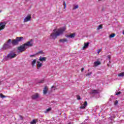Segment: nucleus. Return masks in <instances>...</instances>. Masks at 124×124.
<instances>
[{
  "instance_id": "nucleus-38",
  "label": "nucleus",
  "mask_w": 124,
  "mask_h": 124,
  "mask_svg": "<svg viewBox=\"0 0 124 124\" xmlns=\"http://www.w3.org/2000/svg\"><path fill=\"white\" fill-rule=\"evenodd\" d=\"M19 117H20V118H21V120H23V116H22L20 115V116H19Z\"/></svg>"
},
{
  "instance_id": "nucleus-27",
  "label": "nucleus",
  "mask_w": 124,
  "mask_h": 124,
  "mask_svg": "<svg viewBox=\"0 0 124 124\" xmlns=\"http://www.w3.org/2000/svg\"><path fill=\"white\" fill-rule=\"evenodd\" d=\"M63 5H64V9H65L66 8V3H65V1H63Z\"/></svg>"
},
{
  "instance_id": "nucleus-13",
  "label": "nucleus",
  "mask_w": 124,
  "mask_h": 124,
  "mask_svg": "<svg viewBox=\"0 0 124 124\" xmlns=\"http://www.w3.org/2000/svg\"><path fill=\"white\" fill-rule=\"evenodd\" d=\"M46 59L47 58L46 57H40L39 61H40V62H46Z\"/></svg>"
},
{
  "instance_id": "nucleus-26",
  "label": "nucleus",
  "mask_w": 124,
  "mask_h": 124,
  "mask_svg": "<svg viewBox=\"0 0 124 124\" xmlns=\"http://www.w3.org/2000/svg\"><path fill=\"white\" fill-rule=\"evenodd\" d=\"M102 29V25H100L98 26L97 28V30L98 31L100 29Z\"/></svg>"
},
{
  "instance_id": "nucleus-32",
  "label": "nucleus",
  "mask_w": 124,
  "mask_h": 124,
  "mask_svg": "<svg viewBox=\"0 0 124 124\" xmlns=\"http://www.w3.org/2000/svg\"><path fill=\"white\" fill-rule=\"evenodd\" d=\"M39 83H44V79H42V80L40 81Z\"/></svg>"
},
{
  "instance_id": "nucleus-44",
  "label": "nucleus",
  "mask_w": 124,
  "mask_h": 124,
  "mask_svg": "<svg viewBox=\"0 0 124 124\" xmlns=\"http://www.w3.org/2000/svg\"><path fill=\"white\" fill-rule=\"evenodd\" d=\"M88 71H90V69H88Z\"/></svg>"
},
{
  "instance_id": "nucleus-6",
  "label": "nucleus",
  "mask_w": 124,
  "mask_h": 124,
  "mask_svg": "<svg viewBox=\"0 0 124 124\" xmlns=\"http://www.w3.org/2000/svg\"><path fill=\"white\" fill-rule=\"evenodd\" d=\"M31 15H29L26 17L24 19V22L26 23V22H29V21H31Z\"/></svg>"
},
{
  "instance_id": "nucleus-45",
  "label": "nucleus",
  "mask_w": 124,
  "mask_h": 124,
  "mask_svg": "<svg viewBox=\"0 0 124 124\" xmlns=\"http://www.w3.org/2000/svg\"><path fill=\"white\" fill-rule=\"evenodd\" d=\"M85 73H87V71H85Z\"/></svg>"
},
{
  "instance_id": "nucleus-24",
  "label": "nucleus",
  "mask_w": 124,
  "mask_h": 124,
  "mask_svg": "<svg viewBox=\"0 0 124 124\" xmlns=\"http://www.w3.org/2000/svg\"><path fill=\"white\" fill-rule=\"evenodd\" d=\"M0 98H5V97H6V96L4 95L3 94H2V93H0Z\"/></svg>"
},
{
  "instance_id": "nucleus-1",
  "label": "nucleus",
  "mask_w": 124,
  "mask_h": 124,
  "mask_svg": "<svg viewBox=\"0 0 124 124\" xmlns=\"http://www.w3.org/2000/svg\"><path fill=\"white\" fill-rule=\"evenodd\" d=\"M33 44H32V40H31L30 41L27 42V43L23 44L22 46H20L19 47L17 48V50L19 51L20 53H22V52H24L26 51V49H28L29 47L32 46Z\"/></svg>"
},
{
  "instance_id": "nucleus-42",
  "label": "nucleus",
  "mask_w": 124,
  "mask_h": 124,
  "mask_svg": "<svg viewBox=\"0 0 124 124\" xmlns=\"http://www.w3.org/2000/svg\"><path fill=\"white\" fill-rule=\"evenodd\" d=\"M99 0V1H101V0Z\"/></svg>"
},
{
  "instance_id": "nucleus-20",
  "label": "nucleus",
  "mask_w": 124,
  "mask_h": 124,
  "mask_svg": "<svg viewBox=\"0 0 124 124\" xmlns=\"http://www.w3.org/2000/svg\"><path fill=\"white\" fill-rule=\"evenodd\" d=\"M60 41L62 42V43H64V42H67V39H60Z\"/></svg>"
},
{
  "instance_id": "nucleus-19",
  "label": "nucleus",
  "mask_w": 124,
  "mask_h": 124,
  "mask_svg": "<svg viewBox=\"0 0 124 124\" xmlns=\"http://www.w3.org/2000/svg\"><path fill=\"white\" fill-rule=\"evenodd\" d=\"M38 122V121L36 119H34L32 120V121L30 122L31 124H36L37 122Z\"/></svg>"
},
{
  "instance_id": "nucleus-14",
  "label": "nucleus",
  "mask_w": 124,
  "mask_h": 124,
  "mask_svg": "<svg viewBox=\"0 0 124 124\" xmlns=\"http://www.w3.org/2000/svg\"><path fill=\"white\" fill-rule=\"evenodd\" d=\"M101 64V62L100 61H96L94 62V66L96 67L98 66V65H100Z\"/></svg>"
},
{
  "instance_id": "nucleus-5",
  "label": "nucleus",
  "mask_w": 124,
  "mask_h": 124,
  "mask_svg": "<svg viewBox=\"0 0 124 124\" xmlns=\"http://www.w3.org/2000/svg\"><path fill=\"white\" fill-rule=\"evenodd\" d=\"M16 54L13 51H12L7 54V56H5L4 59L6 61H8V60H11L14 59V58H16Z\"/></svg>"
},
{
  "instance_id": "nucleus-37",
  "label": "nucleus",
  "mask_w": 124,
  "mask_h": 124,
  "mask_svg": "<svg viewBox=\"0 0 124 124\" xmlns=\"http://www.w3.org/2000/svg\"><path fill=\"white\" fill-rule=\"evenodd\" d=\"M53 88H55L54 90H57V88H56V87H55L54 86H52L51 87V89H53Z\"/></svg>"
},
{
  "instance_id": "nucleus-22",
  "label": "nucleus",
  "mask_w": 124,
  "mask_h": 124,
  "mask_svg": "<svg viewBox=\"0 0 124 124\" xmlns=\"http://www.w3.org/2000/svg\"><path fill=\"white\" fill-rule=\"evenodd\" d=\"M118 77H124V72L118 74Z\"/></svg>"
},
{
  "instance_id": "nucleus-12",
  "label": "nucleus",
  "mask_w": 124,
  "mask_h": 124,
  "mask_svg": "<svg viewBox=\"0 0 124 124\" xmlns=\"http://www.w3.org/2000/svg\"><path fill=\"white\" fill-rule=\"evenodd\" d=\"M83 105L84 106H81L80 107V109H85V108H86V107L87 106V105H88V102H87V101L84 102Z\"/></svg>"
},
{
  "instance_id": "nucleus-21",
  "label": "nucleus",
  "mask_w": 124,
  "mask_h": 124,
  "mask_svg": "<svg viewBox=\"0 0 124 124\" xmlns=\"http://www.w3.org/2000/svg\"><path fill=\"white\" fill-rule=\"evenodd\" d=\"M78 8H79V5H75L73 7V10H75V9H77Z\"/></svg>"
},
{
  "instance_id": "nucleus-33",
  "label": "nucleus",
  "mask_w": 124,
  "mask_h": 124,
  "mask_svg": "<svg viewBox=\"0 0 124 124\" xmlns=\"http://www.w3.org/2000/svg\"><path fill=\"white\" fill-rule=\"evenodd\" d=\"M35 56H36V55H35V54H34V55H30V57H31V58H32V57H35Z\"/></svg>"
},
{
  "instance_id": "nucleus-9",
  "label": "nucleus",
  "mask_w": 124,
  "mask_h": 124,
  "mask_svg": "<svg viewBox=\"0 0 124 124\" xmlns=\"http://www.w3.org/2000/svg\"><path fill=\"white\" fill-rule=\"evenodd\" d=\"M99 92L98 90H92L91 92H90V94H93V95H95V94H97Z\"/></svg>"
},
{
  "instance_id": "nucleus-30",
  "label": "nucleus",
  "mask_w": 124,
  "mask_h": 124,
  "mask_svg": "<svg viewBox=\"0 0 124 124\" xmlns=\"http://www.w3.org/2000/svg\"><path fill=\"white\" fill-rule=\"evenodd\" d=\"M121 93H122V92H117V93H116V95H119V94H121Z\"/></svg>"
},
{
  "instance_id": "nucleus-17",
  "label": "nucleus",
  "mask_w": 124,
  "mask_h": 124,
  "mask_svg": "<svg viewBox=\"0 0 124 124\" xmlns=\"http://www.w3.org/2000/svg\"><path fill=\"white\" fill-rule=\"evenodd\" d=\"M45 53H44V52H43V51L42 50H40L39 51H38V52H37L35 55H42V56H44Z\"/></svg>"
},
{
  "instance_id": "nucleus-34",
  "label": "nucleus",
  "mask_w": 124,
  "mask_h": 124,
  "mask_svg": "<svg viewBox=\"0 0 124 124\" xmlns=\"http://www.w3.org/2000/svg\"><path fill=\"white\" fill-rule=\"evenodd\" d=\"M108 60H111V56L110 55H108Z\"/></svg>"
},
{
  "instance_id": "nucleus-28",
  "label": "nucleus",
  "mask_w": 124,
  "mask_h": 124,
  "mask_svg": "<svg viewBox=\"0 0 124 124\" xmlns=\"http://www.w3.org/2000/svg\"><path fill=\"white\" fill-rule=\"evenodd\" d=\"M115 35H116V34H115L114 33L113 34H111V35H109V37L110 38H112L113 37H114Z\"/></svg>"
},
{
  "instance_id": "nucleus-3",
  "label": "nucleus",
  "mask_w": 124,
  "mask_h": 124,
  "mask_svg": "<svg viewBox=\"0 0 124 124\" xmlns=\"http://www.w3.org/2000/svg\"><path fill=\"white\" fill-rule=\"evenodd\" d=\"M24 40V37H17L16 38V39H13L11 41V43L13 46H15L16 45H18L19 44V42H21Z\"/></svg>"
},
{
  "instance_id": "nucleus-10",
  "label": "nucleus",
  "mask_w": 124,
  "mask_h": 124,
  "mask_svg": "<svg viewBox=\"0 0 124 124\" xmlns=\"http://www.w3.org/2000/svg\"><path fill=\"white\" fill-rule=\"evenodd\" d=\"M76 34L75 33H73V34H71L70 35H67L66 37L68 38H74L75 37Z\"/></svg>"
},
{
  "instance_id": "nucleus-36",
  "label": "nucleus",
  "mask_w": 124,
  "mask_h": 124,
  "mask_svg": "<svg viewBox=\"0 0 124 124\" xmlns=\"http://www.w3.org/2000/svg\"><path fill=\"white\" fill-rule=\"evenodd\" d=\"M101 51V50L98 49V50L97 51V54H99V53H100Z\"/></svg>"
},
{
  "instance_id": "nucleus-41",
  "label": "nucleus",
  "mask_w": 124,
  "mask_h": 124,
  "mask_svg": "<svg viewBox=\"0 0 124 124\" xmlns=\"http://www.w3.org/2000/svg\"><path fill=\"white\" fill-rule=\"evenodd\" d=\"M68 124H71V123H69Z\"/></svg>"
},
{
  "instance_id": "nucleus-7",
  "label": "nucleus",
  "mask_w": 124,
  "mask_h": 124,
  "mask_svg": "<svg viewBox=\"0 0 124 124\" xmlns=\"http://www.w3.org/2000/svg\"><path fill=\"white\" fill-rule=\"evenodd\" d=\"M5 25H6L5 22L0 23V31L3 30L5 28Z\"/></svg>"
},
{
  "instance_id": "nucleus-40",
  "label": "nucleus",
  "mask_w": 124,
  "mask_h": 124,
  "mask_svg": "<svg viewBox=\"0 0 124 124\" xmlns=\"http://www.w3.org/2000/svg\"><path fill=\"white\" fill-rule=\"evenodd\" d=\"M0 84H1V81H0Z\"/></svg>"
},
{
  "instance_id": "nucleus-39",
  "label": "nucleus",
  "mask_w": 124,
  "mask_h": 124,
  "mask_svg": "<svg viewBox=\"0 0 124 124\" xmlns=\"http://www.w3.org/2000/svg\"><path fill=\"white\" fill-rule=\"evenodd\" d=\"M123 34L124 35V31L123 32Z\"/></svg>"
},
{
  "instance_id": "nucleus-43",
  "label": "nucleus",
  "mask_w": 124,
  "mask_h": 124,
  "mask_svg": "<svg viewBox=\"0 0 124 124\" xmlns=\"http://www.w3.org/2000/svg\"><path fill=\"white\" fill-rule=\"evenodd\" d=\"M0 12H1V10H0Z\"/></svg>"
},
{
  "instance_id": "nucleus-15",
  "label": "nucleus",
  "mask_w": 124,
  "mask_h": 124,
  "mask_svg": "<svg viewBox=\"0 0 124 124\" xmlns=\"http://www.w3.org/2000/svg\"><path fill=\"white\" fill-rule=\"evenodd\" d=\"M48 92V87L46 86L43 90V93L44 94H46Z\"/></svg>"
},
{
  "instance_id": "nucleus-29",
  "label": "nucleus",
  "mask_w": 124,
  "mask_h": 124,
  "mask_svg": "<svg viewBox=\"0 0 124 124\" xmlns=\"http://www.w3.org/2000/svg\"><path fill=\"white\" fill-rule=\"evenodd\" d=\"M77 99H78V100H80V99H81V97L80 96V95H78L77 96Z\"/></svg>"
},
{
  "instance_id": "nucleus-4",
  "label": "nucleus",
  "mask_w": 124,
  "mask_h": 124,
  "mask_svg": "<svg viewBox=\"0 0 124 124\" xmlns=\"http://www.w3.org/2000/svg\"><path fill=\"white\" fill-rule=\"evenodd\" d=\"M11 48V39H9L7 42L4 43L2 46V49L7 50V49H10Z\"/></svg>"
},
{
  "instance_id": "nucleus-16",
  "label": "nucleus",
  "mask_w": 124,
  "mask_h": 124,
  "mask_svg": "<svg viewBox=\"0 0 124 124\" xmlns=\"http://www.w3.org/2000/svg\"><path fill=\"white\" fill-rule=\"evenodd\" d=\"M89 44H90V43H89V42L85 43L84 46L82 48L83 50H85V49H86V48H88V47H89Z\"/></svg>"
},
{
  "instance_id": "nucleus-11",
  "label": "nucleus",
  "mask_w": 124,
  "mask_h": 124,
  "mask_svg": "<svg viewBox=\"0 0 124 124\" xmlns=\"http://www.w3.org/2000/svg\"><path fill=\"white\" fill-rule=\"evenodd\" d=\"M41 66H42V63L40 62L39 61L37 62V68L39 69Z\"/></svg>"
},
{
  "instance_id": "nucleus-25",
  "label": "nucleus",
  "mask_w": 124,
  "mask_h": 124,
  "mask_svg": "<svg viewBox=\"0 0 124 124\" xmlns=\"http://www.w3.org/2000/svg\"><path fill=\"white\" fill-rule=\"evenodd\" d=\"M51 108H48L46 109V110L45 111V113L46 114L47 113H48V112H49V111L50 110H51Z\"/></svg>"
},
{
  "instance_id": "nucleus-8",
  "label": "nucleus",
  "mask_w": 124,
  "mask_h": 124,
  "mask_svg": "<svg viewBox=\"0 0 124 124\" xmlns=\"http://www.w3.org/2000/svg\"><path fill=\"white\" fill-rule=\"evenodd\" d=\"M39 98V94L38 93H35V94L32 95L31 98L32 99H36Z\"/></svg>"
},
{
  "instance_id": "nucleus-23",
  "label": "nucleus",
  "mask_w": 124,
  "mask_h": 124,
  "mask_svg": "<svg viewBox=\"0 0 124 124\" xmlns=\"http://www.w3.org/2000/svg\"><path fill=\"white\" fill-rule=\"evenodd\" d=\"M92 74H93V72H90L89 73H87L86 75H85V76H89L90 77Z\"/></svg>"
},
{
  "instance_id": "nucleus-18",
  "label": "nucleus",
  "mask_w": 124,
  "mask_h": 124,
  "mask_svg": "<svg viewBox=\"0 0 124 124\" xmlns=\"http://www.w3.org/2000/svg\"><path fill=\"white\" fill-rule=\"evenodd\" d=\"M36 63V60L34 59L33 60L31 63V64L32 65V66H34V65H35V64Z\"/></svg>"
},
{
  "instance_id": "nucleus-35",
  "label": "nucleus",
  "mask_w": 124,
  "mask_h": 124,
  "mask_svg": "<svg viewBox=\"0 0 124 124\" xmlns=\"http://www.w3.org/2000/svg\"><path fill=\"white\" fill-rule=\"evenodd\" d=\"M84 70H85V68H82L81 69V72H83V71H84Z\"/></svg>"
},
{
  "instance_id": "nucleus-2",
  "label": "nucleus",
  "mask_w": 124,
  "mask_h": 124,
  "mask_svg": "<svg viewBox=\"0 0 124 124\" xmlns=\"http://www.w3.org/2000/svg\"><path fill=\"white\" fill-rule=\"evenodd\" d=\"M65 31V28L63 27V28H61L60 29H59L57 31V30L54 29L53 30L54 33H52L50 36L53 38V39H55V38H57V36H59V35H61V34H62V32Z\"/></svg>"
},
{
  "instance_id": "nucleus-31",
  "label": "nucleus",
  "mask_w": 124,
  "mask_h": 124,
  "mask_svg": "<svg viewBox=\"0 0 124 124\" xmlns=\"http://www.w3.org/2000/svg\"><path fill=\"white\" fill-rule=\"evenodd\" d=\"M114 105H117V104H118V100H116L114 103Z\"/></svg>"
}]
</instances>
